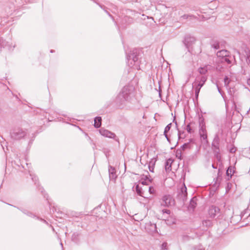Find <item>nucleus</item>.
Segmentation results:
<instances>
[{
	"label": "nucleus",
	"mask_w": 250,
	"mask_h": 250,
	"mask_svg": "<svg viewBox=\"0 0 250 250\" xmlns=\"http://www.w3.org/2000/svg\"><path fill=\"white\" fill-rule=\"evenodd\" d=\"M135 88L133 85L125 86L116 97L115 103L119 108H122L125 106V102H130L134 97Z\"/></svg>",
	"instance_id": "1"
},
{
	"label": "nucleus",
	"mask_w": 250,
	"mask_h": 250,
	"mask_svg": "<svg viewBox=\"0 0 250 250\" xmlns=\"http://www.w3.org/2000/svg\"><path fill=\"white\" fill-rule=\"evenodd\" d=\"M140 53L139 50L137 48H134L128 54L126 53V59L127 63L129 66L138 70L141 69L140 65V61H139Z\"/></svg>",
	"instance_id": "2"
},
{
	"label": "nucleus",
	"mask_w": 250,
	"mask_h": 250,
	"mask_svg": "<svg viewBox=\"0 0 250 250\" xmlns=\"http://www.w3.org/2000/svg\"><path fill=\"white\" fill-rule=\"evenodd\" d=\"M10 135L12 139L19 140L26 136V132L22 128L17 127H14L11 130Z\"/></svg>",
	"instance_id": "3"
},
{
	"label": "nucleus",
	"mask_w": 250,
	"mask_h": 250,
	"mask_svg": "<svg viewBox=\"0 0 250 250\" xmlns=\"http://www.w3.org/2000/svg\"><path fill=\"white\" fill-rule=\"evenodd\" d=\"M199 134L201 139L205 141L206 143L208 144V141L207 132L205 120L203 118H200L199 120Z\"/></svg>",
	"instance_id": "4"
},
{
	"label": "nucleus",
	"mask_w": 250,
	"mask_h": 250,
	"mask_svg": "<svg viewBox=\"0 0 250 250\" xmlns=\"http://www.w3.org/2000/svg\"><path fill=\"white\" fill-rule=\"evenodd\" d=\"M16 44L12 42L6 41L2 38H0V51L2 50V49H4L8 51H12L15 47Z\"/></svg>",
	"instance_id": "5"
},
{
	"label": "nucleus",
	"mask_w": 250,
	"mask_h": 250,
	"mask_svg": "<svg viewBox=\"0 0 250 250\" xmlns=\"http://www.w3.org/2000/svg\"><path fill=\"white\" fill-rule=\"evenodd\" d=\"M195 144V141L193 139H190L188 142L185 143L179 149L177 150L176 157H178V151H180V154L182 151L192 149Z\"/></svg>",
	"instance_id": "6"
},
{
	"label": "nucleus",
	"mask_w": 250,
	"mask_h": 250,
	"mask_svg": "<svg viewBox=\"0 0 250 250\" xmlns=\"http://www.w3.org/2000/svg\"><path fill=\"white\" fill-rule=\"evenodd\" d=\"M161 205L164 207H168L174 204V200L170 195H166L162 199Z\"/></svg>",
	"instance_id": "7"
},
{
	"label": "nucleus",
	"mask_w": 250,
	"mask_h": 250,
	"mask_svg": "<svg viewBox=\"0 0 250 250\" xmlns=\"http://www.w3.org/2000/svg\"><path fill=\"white\" fill-rule=\"evenodd\" d=\"M99 132L101 135L104 137L112 138L115 141L119 142V139L117 138L116 134L107 129H105L104 128H101L99 129Z\"/></svg>",
	"instance_id": "8"
},
{
	"label": "nucleus",
	"mask_w": 250,
	"mask_h": 250,
	"mask_svg": "<svg viewBox=\"0 0 250 250\" xmlns=\"http://www.w3.org/2000/svg\"><path fill=\"white\" fill-rule=\"evenodd\" d=\"M6 204L9 206L14 207V208H18V209L21 210L23 213H24V214L28 216H29L30 217H32V218H35L37 219L40 220L41 221H42L44 223H47V222L45 220H44L42 218H39V217H37L32 212L28 210L27 209H26L23 208H19L18 207L15 206L11 205L10 204H9V203H6Z\"/></svg>",
	"instance_id": "9"
},
{
	"label": "nucleus",
	"mask_w": 250,
	"mask_h": 250,
	"mask_svg": "<svg viewBox=\"0 0 250 250\" xmlns=\"http://www.w3.org/2000/svg\"><path fill=\"white\" fill-rule=\"evenodd\" d=\"M187 188L185 185L184 184L180 190L178 192L177 198L179 200L184 202L187 200Z\"/></svg>",
	"instance_id": "10"
},
{
	"label": "nucleus",
	"mask_w": 250,
	"mask_h": 250,
	"mask_svg": "<svg viewBox=\"0 0 250 250\" xmlns=\"http://www.w3.org/2000/svg\"><path fill=\"white\" fill-rule=\"evenodd\" d=\"M207 80V77L205 76H198L196 78L195 82L192 84V87H196L199 88H201V87L204 85L205 82Z\"/></svg>",
	"instance_id": "11"
},
{
	"label": "nucleus",
	"mask_w": 250,
	"mask_h": 250,
	"mask_svg": "<svg viewBox=\"0 0 250 250\" xmlns=\"http://www.w3.org/2000/svg\"><path fill=\"white\" fill-rule=\"evenodd\" d=\"M220 139L219 134L218 133H216L211 144V147L213 151H215L217 152L218 151L220 150Z\"/></svg>",
	"instance_id": "12"
},
{
	"label": "nucleus",
	"mask_w": 250,
	"mask_h": 250,
	"mask_svg": "<svg viewBox=\"0 0 250 250\" xmlns=\"http://www.w3.org/2000/svg\"><path fill=\"white\" fill-rule=\"evenodd\" d=\"M195 41V39L194 37L187 35L185 36V39L183 41V43L186 46V47L189 51V48L192 45L193 43H194Z\"/></svg>",
	"instance_id": "13"
},
{
	"label": "nucleus",
	"mask_w": 250,
	"mask_h": 250,
	"mask_svg": "<svg viewBox=\"0 0 250 250\" xmlns=\"http://www.w3.org/2000/svg\"><path fill=\"white\" fill-rule=\"evenodd\" d=\"M208 214L211 218H214L220 212V208L214 206H211L208 209Z\"/></svg>",
	"instance_id": "14"
},
{
	"label": "nucleus",
	"mask_w": 250,
	"mask_h": 250,
	"mask_svg": "<svg viewBox=\"0 0 250 250\" xmlns=\"http://www.w3.org/2000/svg\"><path fill=\"white\" fill-rule=\"evenodd\" d=\"M109 177L110 181H115L117 178L116 171L114 167L109 166L108 167Z\"/></svg>",
	"instance_id": "15"
},
{
	"label": "nucleus",
	"mask_w": 250,
	"mask_h": 250,
	"mask_svg": "<svg viewBox=\"0 0 250 250\" xmlns=\"http://www.w3.org/2000/svg\"><path fill=\"white\" fill-rule=\"evenodd\" d=\"M173 160L171 158L167 159L165 163V169L167 171H170L171 170V165Z\"/></svg>",
	"instance_id": "16"
},
{
	"label": "nucleus",
	"mask_w": 250,
	"mask_h": 250,
	"mask_svg": "<svg viewBox=\"0 0 250 250\" xmlns=\"http://www.w3.org/2000/svg\"><path fill=\"white\" fill-rule=\"evenodd\" d=\"M218 57L222 58V59L229 56V52L226 50H221L217 52Z\"/></svg>",
	"instance_id": "17"
},
{
	"label": "nucleus",
	"mask_w": 250,
	"mask_h": 250,
	"mask_svg": "<svg viewBox=\"0 0 250 250\" xmlns=\"http://www.w3.org/2000/svg\"><path fill=\"white\" fill-rule=\"evenodd\" d=\"M102 118L100 116L96 117L94 119V126L95 128H99L102 125Z\"/></svg>",
	"instance_id": "18"
},
{
	"label": "nucleus",
	"mask_w": 250,
	"mask_h": 250,
	"mask_svg": "<svg viewBox=\"0 0 250 250\" xmlns=\"http://www.w3.org/2000/svg\"><path fill=\"white\" fill-rule=\"evenodd\" d=\"M208 65H205L204 67H199L198 68L199 73L202 75L206 74L208 71Z\"/></svg>",
	"instance_id": "19"
},
{
	"label": "nucleus",
	"mask_w": 250,
	"mask_h": 250,
	"mask_svg": "<svg viewBox=\"0 0 250 250\" xmlns=\"http://www.w3.org/2000/svg\"><path fill=\"white\" fill-rule=\"evenodd\" d=\"M196 205H197L196 202L194 198H193L190 201V203H189L188 208L189 209H194L195 208Z\"/></svg>",
	"instance_id": "20"
},
{
	"label": "nucleus",
	"mask_w": 250,
	"mask_h": 250,
	"mask_svg": "<svg viewBox=\"0 0 250 250\" xmlns=\"http://www.w3.org/2000/svg\"><path fill=\"white\" fill-rule=\"evenodd\" d=\"M147 174H143L142 175L141 179L144 180H146L149 182H152L153 179L150 177L148 172H146Z\"/></svg>",
	"instance_id": "21"
},
{
	"label": "nucleus",
	"mask_w": 250,
	"mask_h": 250,
	"mask_svg": "<svg viewBox=\"0 0 250 250\" xmlns=\"http://www.w3.org/2000/svg\"><path fill=\"white\" fill-rule=\"evenodd\" d=\"M202 224L203 226L206 228H209L212 226V223L211 220L207 219L202 221Z\"/></svg>",
	"instance_id": "22"
},
{
	"label": "nucleus",
	"mask_w": 250,
	"mask_h": 250,
	"mask_svg": "<svg viewBox=\"0 0 250 250\" xmlns=\"http://www.w3.org/2000/svg\"><path fill=\"white\" fill-rule=\"evenodd\" d=\"M135 191L138 195L143 196V191L142 190V188L140 187L139 185H137L135 186Z\"/></svg>",
	"instance_id": "23"
},
{
	"label": "nucleus",
	"mask_w": 250,
	"mask_h": 250,
	"mask_svg": "<svg viewBox=\"0 0 250 250\" xmlns=\"http://www.w3.org/2000/svg\"><path fill=\"white\" fill-rule=\"evenodd\" d=\"M79 234L77 232L73 233L71 237L72 241L75 243H77L79 241Z\"/></svg>",
	"instance_id": "24"
},
{
	"label": "nucleus",
	"mask_w": 250,
	"mask_h": 250,
	"mask_svg": "<svg viewBox=\"0 0 250 250\" xmlns=\"http://www.w3.org/2000/svg\"><path fill=\"white\" fill-rule=\"evenodd\" d=\"M211 46L215 49H218L219 48V43L217 41H212Z\"/></svg>",
	"instance_id": "25"
},
{
	"label": "nucleus",
	"mask_w": 250,
	"mask_h": 250,
	"mask_svg": "<svg viewBox=\"0 0 250 250\" xmlns=\"http://www.w3.org/2000/svg\"><path fill=\"white\" fill-rule=\"evenodd\" d=\"M230 82V80L229 78L228 77L226 76L224 78V84H225V86L227 88H229V84Z\"/></svg>",
	"instance_id": "26"
},
{
	"label": "nucleus",
	"mask_w": 250,
	"mask_h": 250,
	"mask_svg": "<svg viewBox=\"0 0 250 250\" xmlns=\"http://www.w3.org/2000/svg\"><path fill=\"white\" fill-rule=\"evenodd\" d=\"M178 136L179 141H180L181 139H184L186 137L185 132L180 130H178Z\"/></svg>",
	"instance_id": "27"
},
{
	"label": "nucleus",
	"mask_w": 250,
	"mask_h": 250,
	"mask_svg": "<svg viewBox=\"0 0 250 250\" xmlns=\"http://www.w3.org/2000/svg\"><path fill=\"white\" fill-rule=\"evenodd\" d=\"M94 2L96 3L97 5H98L102 9H103L110 17L113 18L112 16L110 14V13L105 9V6L104 5H102L101 4H99L98 2H97L95 0H92Z\"/></svg>",
	"instance_id": "28"
},
{
	"label": "nucleus",
	"mask_w": 250,
	"mask_h": 250,
	"mask_svg": "<svg viewBox=\"0 0 250 250\" xmlns=\"http://www.w3.org/2000/svg\"><path fill=\"white\" fill-rule=\"evenodd\" d=\"M213 153L214 154V156L216 157L217 161L218 162H220L221 160V157L220 154V150L216 152L215 151H213Z\"/></svg>",
	"instance_id": "29"
},
{
	"label": "nucleus",
	"mask_w": 250,
	"mask_h": 250,
	"mask_svg": "<svg viewBox=\"0 0 250 250\" xmlns=\"http://www.w3.org/2000/svg\"><path fill=\"white\" fill-rule=\"evenodd\" d=\"M233 172H234V170H233V169L232 167H229L227 169V171H226V174H227V175L228 176L230 175V177H231V176H232V175L233 174Z\"/></svg>",
	"instance_id": "30"
},
{
	"label": "nucleus",
	"mask_w": 250,
	"mask_h": 250,
	"mask_svg": "<svg viewBox=\"0 0 250 250\" xmlns=\"http://www.w3.org/2000/svg\"><path fill=\"white\" fill-rule=\"evenodd\" d=\"M30 176H31L32 181L35 182V184L37 186L38 185L37 182L38 180V177L32 174V173L30 174Z\"/></svg>",
	"instance_id": "31"
},
{
	"label": "nucleus",
	"mask_w": 250,
	"mask_h": 250,
	"mask_svg": "<svg viewBox=\"0 0 250 250\" xmlns=\"http://www.w3.org/2000/svg\"><path fill=\"white\" fill-rule=\"evenodd\" d=\"M172 124L170 123L168 124L165 127L164 130V134L167 133L171 127Z\"/></svg>",
	"instance_id": "32"
},
{
	"label": "nucleus",
	"mask_w": 250,
	"mask_h": 250,
	"mask_svg": "<svg viewBox=\"0 0 250 250\" xmlns=\"http://www.w3.org/2000/svg\"><path fill=\"white\" fill-rule=\"evenodd\" d=\"M193 88H195V98L196 99H197L198 97V96H199L200 91V88L197 87V86L193 87Z\"/></svg>",
	"instance_id": "33"
},
{
	"label": "nucleus",
	"mask_w": 250,
	"mask_h": 250,
	"mask_svg": "<svg viewBox=\"0 0 250 250\" xmlns=\"http://www.w3.org/2000/svg\"><path fill=\"white\" fill-rule=\"evenodd\" d=\"M167 242H164L161 245L162 250H167Z\"/></svg>",
	"instance_id": "34"
},
{
	"label": "nucleus",
	"mask_w": 250,
	"mask_h": 250,
	"mask_svg": "<svg viewBox=\"0 0 250 250\" xmlns=\"http://www.w3.org/2000/svg\"><path fill=\"white\" fill-rule=\"evenodd\" d=\"M124 21H125V22L128 21V23H130L132 21V19L127 16H125L124 18Z\"/></svg>",
	"instance_id": "35"
},
{
	"label": "nucleus",
	"mask_w": 250,
	"mask_h": 250,
	"mask_svg": "<svg viewBox=\"0 0 250 250\" xmlns=\"http://www.w3.org/2000/svg\"><path fill=\"white\" fill-rule=\"evenodd\" d=\"M186 129L188 133H191L192 132V129L190 126V124H188L186 126Z\"/></svg>",
	"instance_id": "36"
},
{
	"label": "nucleus",
	"mask_w": 250,
	"mask_h": 250,
	"mask_svg": "<svg viewBox=\"0 0 250 250\" xmlns=\"http://www.w3.org/2000/svg\"><path fill=\"white\" fill-rule=\"evenodd\" d=\"M189 17L190 18H195V17L193 15H186V14H185L183 16H182L181 17V18L183 19H188Z\"/></svg>",
	"instance_id": "37"
},
{
	"label": "nucleus",
	"mask_w": 250,
	"mask_h": 250,
	"mask_svg": "<svg viewBox=\"0 0 250 250\" xmlns=\"http://www.w3.org/2000/svg\"><path fill=\"white\" fill-rule=\"evenodd\" d=\"M149 192L150 193V194H154L155 193V189L153 187H150L149 188Z\"/></svg>",
	"instance_id": "38"
},
{
	"label": "nucleus",
	"mask_w": 250,
	"mask_h": 250,
	"mask_svg": "<svg viewBox=\"0 0 250 250\" xmlns=\"http://www.w3.org/2000/svg\"><path fill=\"white\" fill-rule=\"evenodd\" d=\"M222 62H226L228 64L231 63V61L227 58V57L224 58L222 61Z\"/></svg>",
	"instance_id": "39"
},
{
	"label": "nucleus",
	"mask_w": 250,
	"mask_h": 250,
	"mask_svg": "<svg viewBox=\"0 0 250 250\" xmlns=\"http://www.w3.org/2000/svg\"><path fill=\"white\" fill-rule=\"evenodd\" d=\"M193 250H205V249L201 246H198L194 247Z\"/></svg>",
	"instance_id": "40"
},
{
	"label": "nucleus",
	"mask_w": 250,
	"mask_h": 250,
	"mask_svg": "<svg viewBox=\"0 0 250 250\" xmlns=\"http://www.w3.org/2000/svg\"><path fill=\"white\" fill-rule=\"evenodd\" d=\"M247 62H248V63L250 64V52H249L247 54Z\"/></svg>",
	"instance_id": "41"
},
{
	"label": "nucleus",
	"mask_w": 250,
	"mask_h": 250,
	"mask_svg": "<svg viewBox=\"0 0 250 250\" xmlns=\"http://www.w3.org/2000/svg\"><path fill=\"white\" fill-rule=\"evenodd\" d=\"M152 227L154 228V231L156 232L157 231L156 225L155 224H153L152 225Z\"/></svg>",
	"instance_id": "42"
},
{
	"label": "nucleus",
	"mask_w": 250,
	"mask_h": 250,
	"mask_svg": "<svg viewBox=\"0 0 250 250\" xmlns=\"http://www.w3.org/2000/svg\"><path fill=\"white\" fill-rule=\"evenodd\" d=\"M163 211L164 213H167V214H169L170 211L169 210H168V209H163Z\"/></svg>",
	"instance_id": "43"
},
{
	"label": "nucleus",
	"mask_w": 250,
	"mask_h": 250,
	"mask_svg": "<svg viewBox=\"0 0 250 250\" xmlns=\"http://www.w3.org/2000/svg\"><path fill=\"white\" fill-rule=\"evenodd\" d=\"M148 168H149V171L153 172V170H154V167H151L150 166H149L148 167Z\"/></svg>",
	"instance_id": "44"
},
{
	"label": "nucleus",
	"mask_w": 250,
	"mask_h": 250,
	"mask_svg": "<svg viewBox=\"0 0 250 250\" xmlns=\"http://www.w3.org/2000/svg\"><path fill=\"white\" fill-rule=\"evenodd\" d=\"M179 159H182V153L180 154V151H178V157H177Z\"/></svg>",
	"instance_id": "45"
},
{
	"label": "nucleus",
	"mask_w": 250,
	"mask_h": 250,
	"mask_svg": "<svg viewBox=\"0 0 250 250\" xmlns=\"http://www.w3.org/2000/svg\"><path fill=\"white\" fill-rule=\"evenodd\" d=\"M142 184H143L144 185H148V183H147L146 180H144L142 182Z\"/></svg>",
	"instance_id": "46"
},
{
	"label": "nucleus",
	"mask_w": 250,
	"mask_h": 250,
	"mask_svg": "<svg viewBox=\"0 0 250 250\" xmlns=\"http://www.w3.org/2000/svg\"><path fill=\"white\" fill-rule=\"evenodd\" d=\"M159 96L161 97V92H162V90L161 89V88H160V86L159 85Z\"/></svg>",
	"instance_id": "47"
},
{
	"label": "nucleus",
	"mask_w": 250,
	"mask_h": 250,
	"mask_svg": "<svg viewBox=\"0 0 250 250\" xmlns=\"http://www.w3.org/2000/svg\"><path fill=\"white\" fill-rule=\"evenodd\" d=\"M165 137L167 138V140L169 142V138L167 135V133L164 134Z\"/></svg>",
	"instance_id": "48"
},
{
	"label": "nucleus",
	"mask_w": 250,
	"mask_h": 250,
	"mask_svg": "<svg viewBox=\"0 0 250 250\" xmlns=\"http://www.w3.org/2000/svg\"><path fill=\"white\" fill-rule=\"evenodd\" d=\"M217 86V89H218V92L220 93V94H221L222 95V93L220 88L219 87V86L218 85Z\"/></svg>",
	"instance_id": "49"
},
{
	"label": "nucleus",
	"mask_w": 250,
	"mask_h": 250,
	"mask_svg": "<svg viewBox=\"0 0 250 250\" xmlns=\"http://www.w3.org/2000/svg\"><path fill=\"white\" fill-rule=\"evenodd\" d=\"M247 83L250 86V78L247 80Z\"/></svg>",
	"instance_id": "50"
},
{
	"label": "nucleus",
	"mask_w": 250,
	"mask_h": 250,
	"mask_svg": "<svg viewBox=\"0 0 250 250\" xmlns=\"http://www.w3.org/2000/svg\"><path fill=\"white\" fill-rule=\"evenodd\" d=\"M212 167L214 168V169H216L217 168V167L215 166L214 164H212V166H211Z\"/></svg>",
	"instance_id": "51"
},
{
	"label": "nucleus",
	"mask_w": 250,
	"mask_h": 250,
	"mask_svg": "<svg viewBox=\"0 0 250 250\" xmlns=\"http://www.w3.org/2000/svg\"><path fill=\"white\" fill-rule=\"evenodd\" d=\"M235 151V149H234L233 148H231L230 150V152H234Z\"/></svg>",
	"instance_id": "52"
},
{
	"label": "nucleus",
	"mask_w": 250,
	"mask_h": 250,
	"mask_svg": "<svg viewBox=\"0 0 250 250\" xmlns=\"http://www.w3.org/2000/svg\"><path fill=\"white\" fill-rule=\"evenodd\" d=\"M183 237H184V238H188V236H184Z\"/></svg>",
	"instance_id": "53"
},
{
	"label": "nucleus",
	"mask_w": 250,
	"mask_h": 250,
	"mask_svg": "<svg viewBox=\"0 0 250 250\" xmlns=\"http://www.w3.org/2000/svg\"><path fill=\"white\" fill-rule=\"evenodd\" d=\"M54 50H51L50 52H51V53H53V52H54Z\"/></svg>",
	"instance_id": "54"
},
{
	"label": "nucleus",
	"mask_w": 250,
	"mask_h": 250,
	"mask_svg": "<svg viewBox=\"0 0 250 250\" xmlns=\"http://www.w3.org/2000/svg\"><path fill=\"white\" fill-rule=\"evenodd\" d=\"M61 246H62V248H63V246H62V243H61Z\"/></svg>",
	"instance_id": "55"
},
{
	"label": "nucleus",
	"mask_w": 250,
	"mask_h": 250,
	"mask_svg": "<svg viewBox=\"0 0 250 250\" xmlns=\"http://www.w3.org/2000/svg\"><path fill=\"white\" fill-rule=\"evenodd\" d=\"M1 140H0V143H1Z\"/></svg>",
	"instance_id": "56"
}]
</instances>
